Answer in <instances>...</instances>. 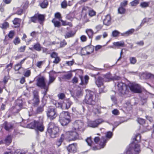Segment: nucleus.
I'll list each match as a JSON object with an SVG mask.
<instances>
[{"instance_id":"1","label":"nucleus","mask_w":154,"mask_h":154,"mask_svg":"<svg viewBox=\"0 0 154 154\" xmlns=\"http://www.w3.org/2000/svg\"><path fill=\"white\" fill-rule=\"evenodd\" d=\"M140 152V145L134 142L130 144L127 148L126 154H139Z\"/></svg>"},{"instance_id":"2","label":"nucleus","mask_w":154,"mask_h":154,"mask_svg":"<svg viewBox=\"0 0 154 154\" xmlns=\"http://www.w3.org/2000/svg\"><path fill=\"white\" fill-rule=\"evenodd\" d=\"M59 131L58 128L53 122H51L49 123L48 131L51 138L55 137Z\"/></svg>"},{"instance_id":"3","label":"nucleus","mask_w":154,"mask_h":154,"mask_svg":"<svg viewBox=\"0 0 154 154\" xmlns=\"http://www.w3.org/2000/svg\"><path fill=\"white\" fill-rule=\"evenodd\" d=\"M94 92L90 90L87 91L86 95L85 97V102L86 103L91 105H94L95 104Z\"/></svg>"},{"instance_id":"4","label":"nucleus","mask_w":154,"mask_h":154,"mask_svg":"<svg viewBox=\"0 0 154 154\" xmlns=\"http://www.w3.org/2000/svg\"><path fill=\"white\" fill-rule=\"evenodd\" d=\"M117 88L119 93L122 94H126L129 91L128 86L121 82H118L117 85Z\"/></svg>"},{"instance_id":"5","label":"nucleus","mask_w":154,"mask_h":154,"mask_svg":"<svg viewBox=\"0 0 154 154\" xmlns=\"http://www.w3.org/2000/svg\"><path fill=\"white\" fill-rule=\"evenodd\" d=\"M37 85L44 89H47L48 86L45 83V78L44 76L37 77Z\"/></svg>"},{"instance_id":"6","label":"nucleus","mask_w":154,"mask_h":154,"mask_svg":"<svg viewBox=\"0 0 154 154\" xmlns=\"http://www.w3.org/2000/svg\"><path fill=\"white\" fill-rule=\"evenodd\" d=\"M73 129L76 131H83L85 130L84 127V123L81 120L75 121L73 123Z\"/></svg>"},{"instance_id":"7","label":"nucleus","mask_w":154,"mask_h":154,"mask_svg":"<svg viewBox=\"0 0 154 154\" xmlns=\"http://www.w3.org/2000/svg\"><path fill=\"white\" fill-rule=\"evenodd\" d=\"M47 114L48 118L51 120L55 119L57 116L56 112L54 107H49L47 111Z\"/></svg>"},{"instance_id":"8","label":"nucleus","mask_w":154,"mask_h":154,"mask_svg":"<svg viewBox=\"0 0 154 154\" xmlns=\"http://www.w3.org/2000/svg\"><path fill=\"white\" fill-rule=\"evenodd\" d=\"M129 88L132 91L136 93H140L142 90L140 86L138 84L135 83L130 84L128 86V88Z\"/></svg>"},{"instance_id":"9","label":"nucleus","mask_w":154,"mask_h":154,"mask_svg":"<svg viewBox=\"0 0 154 154\" xmlns=\"http://www.w3.org/2000/svg\"><path fill=\"white\" fill-rule=\"evenodd\" d=\"M66 137L69 138V140H74L79 137V135L76 131H67L66 133Z\"/></svg>"},{"instance_id":"10","label":"nucleus","mask_w":154,"mask_h":154,"mask_svg":"<svg viewBox=\"0 0 154 154\" xmlns=\"http://www.w3.org/2000/svg\"><path fill=\"white\" fill-rule=\"evenodd\" d=\"M33 98L32 102H28L29 103L32 104L34 106H36L38 105L39 103L38 92L37 91H33Z\"/></svg>"},{"instance_id":"11","label":"nucleus","mask_w":154,"mask_h":154,"mask_svg":"<svg viewBox=\"0 0 154 154\" xmlns=\"http://www.w3.org/2000/svg\"><path fill=\"white\" fill-rule=\"evenodd\" d=\"M72 103V102L68 100H66V102H64L63 103H57V106L58 107H60L62 109H68L70 107Z\"/></svg>"},{"instance_id":"12","label":"nucleus","mask_w":154,"mask_h":154,"mask_svg":"<svg viewBox=\"0 0 154 154\" xmlns=\"http://www.w3.org/2000/svg\"><path fill=\"white\" fill-rule=\"evenodd\" d=\"M42 119L36 121L35 129L41 132L43 131L44 129V126L43 123Z\"/></svg>"},{"instance_id":"13","label":"nucleus","mask_w":154,"mask_h":154,"mask_svg":"<svg viewBox=\"0 0 154 154\" xmlns=\"http://www.w3.org/2000/svg\"><path fill=\"white\" fill-rule=\"evenodd\" d=\"M56 74V72L54 71L50 72L49 73V80L47 85L48 86L55 81L56 77L55 75Z\"/></svg>"},{"instance_id":"14","label":"nucleus","mask_w":154,"mask_h":154,"mask_svg":"<svg viewBox=\"0 0 154 154\" xmlns=\"http://www.w3.org/2000/svg\"><path fill=\"white\" fill-rule=\"evenodd\" d=\"M101 119H98L94 121H92L89 122L88 125L91 127L95 128L102 122Z\"/></svg>"},{"instance_id":"15","label":"nucleus","mask_w":154,"mask_h":154,"mask_svg":"<svg viewBox=\"0 0 154 154\" xmlns=\"http://www.w3.org/2000/svg\"><path fill=\"white\" fill-rule=\"evenodd\" d=\"M103 142H102L101 141L99 144V145L100 146V147L99 148H98L96 146H92V147L91 148L92 149L94 150H96L98 149H100L101 148H103L106 145V138L105 137H103Z\"/></svg>"},{"instance_id":"16","label":"nucleus","mask_w":154,"mask_h":154,"mask_svg":"<svg viewBox=\"0 0 154 154\" xmlns=\"http://www.w3.org/2000/svg\"><path fill=\"white\" fill-rule=\"evenodd\" d=\"M76 144L74 143L70 144L67 147L68 151L70 152L75 153L76 152Z\"/></svg>"},{"instance_id":"17","label":"nucleus","mask_w":154,"mask_h":154,"mask_svg":"<svg viewBox=\"0 0 154 154\" xmlns=\"http://www.w3.org/2000/svg\"><path fill=\"white\" fill-rule=\"evenodd\" d=\"M3 127L6 130L9 131L12 129L13 125L11 123L6 121L3 124Z\"/></svg>"},{"instance_id":"18","label":"nucleus","mask_w":154,"mask_h":154,"mask_svg":"<svg viewBox=\"0 0 154 154\" xmlns=\"http://www.w3.org/2000/svg\"><path fill=\"white\" fill-rule=\"evenodd\" d=\"M103 24L106 26H109L111 23V18L109 14H107L105 17L103 21Z\"/></svg>"},{"instance_id":"19","label":"nucleus","mask_w":154,"mask_h":154,"mask_svg":"<svg viewBox=\"0 0 154 154\" xmlns=\"http://www.w3.org/2000/svg\"><path fill=\"white\" fill-rule=\"evenodd\" d=\"M70 114L67 111H62L60 114V119L70 118Z\"/></svg>"},{"instance_id":"20","label":"nucleus","mask_w":154,"mask_h":154,"mask_svg":"<svg viewBox=\"0 0 154 154\" xmlns=\"http://www.w3.org/2000/svg\"><path fill=\"white\" fill-rule=\"evenodd\" d=\"M70 118L60 119V122L62 126L66 125L70 122Z\"/></svg>"},{"instance_id":"21","label":"nucleus","mask_w":154,"mask_h":154,"mask_svg":"<svg viewBox=\"0 0 154 154\" xmlns=\"http://www.w3.org/2000/svg\"><path fill=\"white\" fill-rule=\"evenodd\" d=\"M103 79L101 77H99L96 80L95 83L96 85L98 87H100L103 85Z\"/></svg>"},{"instance_id":"22","label":"nucleus","mask_w":154,"mask_h":154,"mask_svg":"<svg viewBox=\"0 0 154 154\" xmlns=\"http://www.w3.org/2000/svg\"><path fill=\"white\" fill-rule=\"evenodd\" d=\"M90 49H91V48L89 47L83 48L81 50V53L83 55H86L90 54L93 52L92 50L91 52L88 51Z\"/></svg>"},{"instance_id":"23","label":"nucleus","mask_w":154,"mask_h":154,"mask_svg":"<svg viewBox=\"0 0 154 154\" xmlns=\"http://www.w3.org/2000/svg\"><path fill=\"white\" fill-rule=\"evenodd\" d=\"M143 76L145 79H154V75L147 72H146L143 73Z\"/></svg>"},{"instance_id":"24","label":"nucleus","mask_w":154,"mask_h":154,"mask_svg":"<svg viewBox=\"0 0 154 154\" xmlns=\"http://www.w3.org/2000/svg\"><path fill=\"white\" fill-rule=\"evenodd\" d=\"M80 78L81 81V82L80 83V85H85L87 83L89 79V77L88 76L86 75L85 76L84 80L82 77L80 76Z\"/></svg>"},{"instance_id":"25","label":"nucleus","mask_w":154,"mask_h":154,"mask_svg":"<svg viewBox=\"0 0 154 154\" xmlns=\"http://www.w3.org/2000/svg\"><path fill=\"white\" fill-rule=\"evenodd\" d=\"M134 31V29H131L125 33H121V35L122 36H127L132 34Z\"/></svg>"},{"instance_id":"26","label":"nucleus","mask_w":154,"mask_h":154,"mask_svg":"<svg viewBox=\"0 0 154 154\" xmlns=\"http://www.w3.org/2000/svg\"><path fill=\"white\" fill-rule=\"evenodd\" d=\"M20 22L21 20L18 18H15L13 21L14 24L15 25V27H19L20 25Z\"/></svg>"},{"instance_id":"27","label":"nucleus","mask_w":154,"mask_h":154,"mask_svg":"<svg viewBox=\"0 0 154 154\" xmlns=\"http://www.w3.org/2000/svg\"><path fill=\"white\" fill-rule=\"evenodd\" d=\"M85 32L88 35V37L90 38H92L94 34L93 30L91 29H87Z\"/></svg>"},{"instance_id":"28","label":"nucleus","mask_w":154,"mask_h":154,"mask_svg":"<svg viewBox=\"0 0 154 154\" xmlns=\"http://www.w3.org/2000/svg\"><path fill=\"white\" fill-rule=\"evenodd\" d=\"M12 141V137L11 136H8L4 140V143L7 145H9Z\"/></svg>"},{"instance_id":"29","label":"nucleus","mask_w":154,"mask_h":154,"mask_svg":"<svg viewBox=\"0 0 154 154\" xmlns=\"http://www.w3.org/2000/svg\"><path fill=\"white\" fill-rule=\"evenodd\" d=\"M33 48L36 51H39L41 50L42 47L40 44L37 43L33 45Z\"/></svg>"},{"instance_id":"30","label":"nucleus","mask_w":154,"mask_h":154,"mask_svg":"<svg viewBox=\"0 0 154 154\" xmlns=\"http://www.w3.org/2000/svg\"><path fill=\"white\" fill-rule=\"evenodd\" d=\"M114 46L118 47L124 46V42L123 41L114 42L113 43Z\"/></svg>"},{"instance_id":"31","label":"nucleus","mask_w":154,"mask_h":154,"mask_svg":"<svg viewBox=\"0 0 154 154\" xmlns=\"http://www.w3.org/2000/svg\"><path fill=\"white\" fill-rule=\"evenodd\" d=\"M112 79V78L110 74H107L104 76V80L106 82H109Z\"/></svg>"},{"instance_id":"32","label":"nucleus","mask_w":154,"mask_h":154,"mask_svg":"<svg viewBox=\"0 0 154 154\" xmlns=\"http://www.w3.org/2000/svg\"><path fill=\"white\" fill-rule=\"evenodd\" d=\"M72 76V73L69 72L68 74L63 75L62 77V79H64L69 80L70 79Z\"/></svg>"},{"instance_id":"33","label":"nucleus","mask_w":154,"mask_h":154,"mask_svg":"<svg viewBox=\"0 0 154 154\" xmlns=\"http://www.w3.org/2000/svg\"><path fill=\"white\" fill-rule=\"evenodd\" d=\"M38 20L40 23H41L44 21L45 17L43 15L40 14H36Z\"/></svg>"},{"instance_id":"34","label":"nucleus","mask_w":154,"mask_h":154,"mask_svg":"<svg viewBox=\"0 0 154 154\" xmlns=\"http://www.w3.org/2000/svg\"><path fill=\"white\" fill-rule=\"evenodd\" d=\"M112 133L111 132L108 131L107 132L106 134V137H102V140H103V137H105L106 138V142L108 140V139H110L112 137Z\"/></svg>"},{"instance_id":"35","label":"nucleus","mask_w":154,"mask_h":154,"mask_svg":"<svg viewBox=\"0 0 154 154\" xmlns=\"http://www.w3.org/2000/svg\"><path fill=\"white\" fill-rule=\"evenodd\" d=\"M52 22L55 27H59L60 26L61 24L60 22L56 20L55 19H54L52 21Z\"/></svg>"},{"instance_id":"36","label":"nucleus","mask_w":154,"mask_h":154,"mask_svg":"<svg viewBox=\"0 0 154 154\" xmlns=\"http://www.w3.org/2000/svg\"><path fill=\"white\" fill-rule=\"evenodd\" d=\"M88 145L90 146H92L94 145V143L92 140L91 137H88L86 140Z\"/></svg>"},{"instance_id":"37","label":"nucleus","mask_w":154,"mask_h":154,"mask_svg":"<svg viewBox=\"0 0 154 154\" xmlns=\"http://www.w3.org/2000/svg\"><path fill=\"white\" fill-rule=\"evenodd\" d=\"M48 5V2L47 0H44L40 4V6L42 8H46Z\"/></svg>"},{"instance_id":"38","label":"nucleus","mask_w":154,"mask_h":154,"mask_svg":"<svg viewBox=\"0 0 154 154\" xmlns=\"http://www.w3.org/2000/svg\"><path fill=\"white\" fill-rule=\"evenodd\" d=\"M140 138H141V136L140 134H137L136 135L134 138L133 139V140H134V141L132 143H133L134 142H135L136 144H137L136 142H139L140 141Z\"/></svg>"},{"instance_id":"39","label":"nucleus","mask_w":154,"mask_h":154,"mask_svg":"<svg viewBox=\"0 0 154 154\" xmlns=\"http://www.w3.org/2000/svg\"><path fill=\"white\" fill-rule=\"evenodd\" d=\"M36 121H34V122L28 124L27 125V127L30 128H35V129Z\"/></svg>"},{"instance_id":"40","label":"nucleus","mask_w":154,"mask_h":154,"mask_svg":"<svg viewBox=\"0 0 154 154\" xmlns=\"http://www.w3.org/2000/svg\"><path fill=\"white\" fill-rule=\"evenodd\" d=\"M60 20L62 22V25L63 26L68 25L70 27H72V24L70 22H67L66 21H64L62 20Z\"/></svg>"},{"instance_id":"41","label":"nucleus","mask_w":154,"mask_h":154,"mask_svg":"<svg viewBox=\"0 0 154 154\" xmlns=\"http://www.w3.org/2000/svg\"><path fill=\"white\" fill-rule=\"evenodd\" d=\"M75 34V33L72 32L71 31L67 32L65 35L66 38L71 37L73 36Z\"/></svg>"},{"instance_id":"42","label":"nucleus","mask_w":154,"mask_h":154,"mask_svg":"<svg viewBox=\"0 0 154 154\" xmlns=\"http://www.w3.org/2000/svg\"><path fill=\"white\" fill-rule=\"evenodd\" d=\"M149 2H143L140 3V6L142 8H146L149 7Z\"/></svg>"},{"instance_id":"43","label":"nucleus","mask_w":154,"mask_h":154,"mask_svg":"<svg viewBox=\"0 0 154 154\" xmlns=\"http://www.w3.org/2000/svg\"><path fill=\"white\" fill-rule=\"evenodd\" d=\"M13 43L17 45L20 43V38L17 36L16 37L13 41Z\"/></svg>"},{"instance_id":"44","label":"nucleus","mask_w":154,"mask_h":154,"mask_svg":"<svg viewBox=\"0 0 154 154\" xmlns=\"http://www.w3.org/2000/svg\"><path fill=\"white\" fill-rule=\"evenodd\" d=\"M125 11V9L123 7L121 6H120L118 9V13L121 14H124Z\"/></svg>"},{"instance_id":"45","label":"nucleus","mask_w":154,"mask_h":154,"mask_svg":"<svg viewBox=\"0 0 154 154\" xmlns=\"http://www.w3.org/2000/svg\"><path fill=\"white\" fill-rule=\"evenodd\" d=\"M15 32L14 31H11L8 34L9 38L12 39L14 36Z\"/></svg>"},{"instance_id":"46","label":"nucleus","mask_w":154,"mask_h":154,"mask_svg":"<svg viewBox=\"0 0 154 154\" xmlns=\"http://www.w3.org/2000/svg\"><path fill=\"white\" fill-rule=\"evenodd\" d=\"M63 139L64 137L63 136V134H62V137L56 142V144L58 146H59L61 145L63 141Z\"/></svg>"},{"instance_id":"47","label":"nucleus","mask_w":154,"mask_h":154,"mask_svg":"<svg viewBox=\"0 0 154 154\" xmlns=\"http://www.w3.org/2000/svg\"><path fill=\"white\" fill-rule=\"evenodd\" d=\"M17 106H19L21 108L23 106V103L22 100H18L16 101Z\"/></svg>"},{"instance_id":"48","label":"nucleus","mask_w":154,"mask_h":154,"mask_svg":"<svg viewBox=\"0 0 154 154\" xmlns=\"http://www.w3.org/2000/svg\"><path fill=\"white\" fill-rule=\"evenodd\" d=\"M8 26V23L5 22L0 25V27L2 29H6Z\"/></svg>"},{"instance_id":"49","label":"nucleus","mask_w":154,"mask_h":154,"mask_svg":"<svg viewBox=\"0 0 154 154\" xmlns=\"http://www.w3.org/2000/svg\"><path fill=\"white\" fill-rule=\"evenodd\" d=\"M31 21L33 23H36L38 21L36 14L31 18Z\"/></svg>"},{"instance_id":"50","label":"nucleus","mask_w":154,"mask_h":154,"mask_svg":"<svg viewBox=\"0 0 154 154\" xmlns=\"http://www.w3.org/2000/svg\"><path fill=\"white\" fill-rule=\"evenodd\" d=\"M96 12L93 10H90L89 11L88 14L91 17H93L96 14Z\"/></svg>"},{"instance_id":"51","label":"nucleus","mask_w":154,"mask_h":154,"mask_svg":"<svg viewBox=\"0 0 154 154\" xmlns=\"http://www.w3.org/2000/svg\"><path fill=\"white\" fill-rule=\"evenodd\" d=\"M93 111L95 114L100 113V112L99 110L95 106L93 107Z\"/></svg>"},{"instance_id":"52","label":"nucleus","mask_w":154,"mask_h":154,"mask_svg":"<svg viewBox=\"0 0 154 154\" xmlns=\"http://www.w3.org/2000/svg\"><path fill=\"white\" fill-rule=\"evenodd\" d=\"M139 3L138 0H134L130 3L131 5L132 6H135L137 5Z\"/></svg>"},{"instance_id":"53","label":"nucleus","mask_w":154,"mask_h":154,"mask_svg":"<svg viewBox=\"0 0 154 154\" xmlns=\"http://www.w3.org/2000/svg\"><path fill=\"white\" fill-rule=\"evenodd\" d=\"M119 32L118 31L115 30L113 31L112 33V35L114 37H116L119 34Z\"/></svg>"},{"instance_id":"54","label":"nucleus","mask_w":154,"mask_h":154,"mask_svg":"<svg viewBox=\"0 0 154 154\" xmlns=\"http://www.w3.org/2000/svg\"><path fill=\"white\" fill-rule=\"evenodd\" d=\"M130 63L132 64H134L136 62L135 58L134 57H130L129 59Z\"/></svg>"},{"instance_id":"55","label":"nucleus","mask_w":154,"mask_h":154,"mask_svg":"<svg viewBox=\"0 0 154 154\" xmlns=\"http://www.w3.org/2000/svg\"><path fill=\"white\" fill-rule=\"evenodd\" d=\"M58 97L59 99L63 100L65 97V95L63 93H61L58 94Z\"/></svg>"},{"instance_id":"56","label":"nucleus","mask_w":154,"mask_h":154,"mask_svg":"<svg viewBox=\"0 0 154 154\" xmlns=\"http://www.w3.org/2000/svg\"><path fill=\"white\" fill-rule=\"evenodd\" d=\"M26 47V46L20 47L19 48L18 51L20 52H24L25 50Z\"/></svg>"},{"instance_id":"57","label":"nucleus","mask_w":154,"mask_h":154,"mask_svg":"<svg viewBox=\"0 0 154 154\" xmlns=\"http://www.w3.org/2000/svg\"><path fill=\"white\" fill-rule=\"evenodd\" d=\"M137 122L140 124H143L145 123V120L141 118H139L137 119Z\"/></svg>"},{"instance_id":"58","label":"nucleus","mask_w":154,"mask_h":154,"mask_svg":"<svg viewBox=\"0 0 154 154\" xmlns=\"http://www.w3.org/2000/svg\"><path fill=\"white\" fill-rule=\"evenodd\" d=\"M149 19H150L149 18H144L142 21V22L140 25L141 26H143L144 23H146V22H148L149 21Z\"/></svg>"},{"instance_id":"59","label":"nucleus","mask_w":154,"mask_h":154,"mask_svg":"<svg viewBox=\"0 0 154 154\" xmlns=\"http://www.w3.org/2000/svg\"><path fill=\"white\" fill-rule=\"evenodd\" d=\"M60 60V59L59 57H58L55 58L54 60L53 61V63L55 64H57L59 62Z\"/></svg>"},{"instance_id":"60","label":"nucleus","mask_w":154,"mask_h":154,"mask_svg":"<svg viewBox=\"0 0 154 154\" xmlns=\"http://www.w3.org/2000/svg\"><path fill=\"white\" fill-rule=\"evenodd\" d=\"M128 1L126 0L124 1L121 3L120 5L122 7L125 6L127 4Z\"/></svg>"},{"instance_id":"61","label":"nucleus","mask_w":154,"mask_h":154,"mask_svg":"<svg viewBox=\"0 0 154 154\" xmlns=\"http://www.w3.org/2000/svg\"><path fill=\"white\" fill-rule=\"evenodd\" d=\"M80 39L82 42H85L86 41L87 38L86 36L82 35L80 37Z\"/></svg>"},{"instance_id":"62","label":"nucleus","mask_w":154,"mask_h":154,"mask_svg":"<svg viewBox=\"0 0 154 154\" xmlns=\"http://www.w3.org/2000/svg\"><path fill=\"white\" fill-rule=\"evenodd\" d=\"M21 67V66L20 65V64L19 63L15 65L14 67V69L15 70H18Z\"/></svg>"},{"instance_id":"63","label":"nucleus","mask_w":154,"mask_h":154,"mask_svg":"<svg viewBox=\"0 0 154 154\" xmlns=\"http://www.w3.org/2000/svg\"><path fill=\"white\" fill-rule=\"evenodd\" d=\"M43 110V106H40L38 107L37 109V112L39 113L42 112Z\"/></svg>"},{"instance_id":"64","label":"nucleus","mask_w":154,"mask_h":154,"mask_svg":"<svg viewBox=\"0 0 154 154\" xmlns=\"http://www.w3.org/2000/svg\"><path fill=\"white\" fill-rule=\"evenodd\" d=\"M61 7L63 8H65L67 6V4L66 1H64L61 4Z\"/></svg>"}]
</instances>
